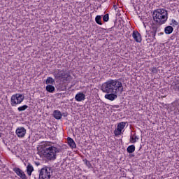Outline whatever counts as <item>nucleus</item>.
Listing matches in <instances>:
<instances>
[{"instance_id": "9b49d317", "label": "nucleus", "mask_w": 179, "mask_h": 179, "mask_svg": "<svg viewBox=\"0 0 179 179\" xmlns=\"http://www.w3.org/2000/svg\"><path fill=\"white\" fill-rule=\"evenodd\" d=\"M76 101H85L86 100V95L83 92H78L75 96Z\"/></svg>"}, {"instance_id": "5701e85b", "label": "nucleus", "mask_w": 179, "mask_h": 179, "mask_svg": "<svg viewBox=\"0 0 179 179\" xmlns=\"http://www.w3.org/2000/svg\"><path fill=\"white\" fill-rule=\"evenodd\" d=\"M170 24L171 26H173V27H176V26H178V22L176 21V20L173 19Z\"/></svg>"}, {"instance_id": "6e6552de", "label": "nucleus", "mask_w": 179, "mask_h": 179, "mask_svg": "<svg viewBox=\"0 0 179 179\" xmlns=\"http://www.w3.org/2000/svg\"><path fill=\"white\" fill-rule=\"evenodd\" d=\"M15 134L17 138H22L24 136H26V129L22 127H17L15 131Z\"/></svg>"}, {"instance_id": "1a4fd4ad", "label": "nucleus", "mask_w": 179, "mask_h": 179, "mask_svg": "<svg viewBox=\"0 0 179 179\" xmlns=\"http://www.w3.org/2000/svg\"><path fill=\"white\" fill-rule=\"evenodd\" d=\"M132 37L136 43H142V36L138 31H133Z\"/></svg>"}, {"instance_id": "39448f33", "label": "nucleus", "mask_w": 179, "mask_h": 179, "mask_svg": "<svg viewBox=\"0 0 179 179\" xmlns=\"http://www.w3.org/2000/svg\"><path fill=\"white\" fill-rule=\"evenodd\" d=\"M55 77L59 79H62L63 82H69L72 80L71 73H66L64 71L58 70L57 73H55Z\"/></svg>"}, {"instance_id": "7ed1b4c3", "label": "nucleus", "mask_w": 179, "mask_h": 179, "mask_svg": "<svg viewBox=\"0 0 179 179\" xmlns=\"http://www.w3.org/2000/svg\"><path fill=\"white\" fill-rule=\"evenodd\" d=\"M153 19L157 24H164L169 19V13L163 8H158L153 12Z\"/></svg>"}, {"instance_id": "f257e3e1", "label": "nucleus", "mask_w": 179, "mask_h": 179, "mask_svg": "<svg viewBox=\"0 0 179 179\" xmlns=\"http://www.w3.org/2000/svg\"><path fill=\"white\" fill-rule=\"evenodd\" d=\"M101 90L103 93H106L104 96L106 100L114 101L118 97L117 94L124 92V87L118 79L108 80L102 85Z\"/></svg>"}, {"instance_id": "cd10ccee", "label": "nucleus", "mask_w": 179, "mask_h": 179, "mask_svg": "<svg viewBox=\"0 0 179 179\" xmlns=\"http://www.w3.org/2000/svg\"><path fill=\"white\" fill-rule=\"evenodd\" d=\"M144 27H146V25H145V24H144Z\"/></svg>"}, {"instance_id": "20e7f679", "label": "nucleus", "mask_w": 179, "mask_h": 179, "mask_svg": "<svg viewBox=\"0 0 179 179\" xmlns=\"http://www.w3.org/2000/svg\"><path fill=\"white\" fill-rule=\"evenodd\" d=\"M24 100V95L22 94H15L12 95L10 99L11 106L13 107H16L19 104H22Z\"/></svg>"}, {"instance_id": "6ab92c4d", "label": "nucleus", "mask_w": 179, "mask_h": 179, "mask_svg": "<svg viewBox=\"0 0 179 179\" xmlns=\"http://www.w3.org/2000/svg\"><path fill=\"white\" fill-rule=\"evenodd\" d=\"M28 108H29V106L27 105H24V106H19L17 108V110L20 113H22V111H26V110H27Z\"/></svg>"}, {"instance_id": "393cba45", "label": "nucleus", "mask_w": 179, "mask_h": 179, "mask_svg": "<svg viewBox=\"0 0 179 179\" xmlns=\"http://www.w3.org/2000/svg\"><path fill=\"white\" fill-rule=\"evenodd\" d=\"M108 20H109L108 14H106L103 17V22H108Z\"/></svg>"}, {"instance_id": "aec40b11", "label": "nucleus", "mask_w": 179, "mask_h": 179, "mask_svg": "<svg viewBox=\"0 0 179 179\" xmlns=\"http://www.w3.org/2000/svg\"><path fill=\"white\" fill-rule=\"evenodd\" d=\"M54 83H55V80H54V78L48 77L46 79V85H54Z\"/></svg>"}, {"instance_id": "dca6fc26", "label": "nucleus", "mask_w": 179, "mask_h": 179, "mask_svg": "<svg viewBox=\"0 0 179 179\" xmlns=\"http://www.w3.org/2000/svg\"><path fill=\"white\" fill-rule=\"evenodd\" d=\"M34 171V168L33 167V165L31 164H28L27 166V173L28 176H31V173Z\"/></svg>"}, {"instance_id": "f03ea898", "label": "nucleus", "mask_w": 179, "mask_h": 179, "mask_svg": "<svg viewBox=\"0 0 179 179\" xmlns=\"http://www.w3.org/2000/svg\"><path fill=\"white\" fill-rule=\"evenodd\" d=\"M42 149V155L48 160H55L57 159V153H58V148L53 146L52 144L48 141L43 142L41 145Z\"/></svg>"}, {"instance_id": "4468645a", "label": "nucleus", "mask_w": 179, "mask_h": 179, "mask_svg": "<svg viewBox=\"0 0 179 179\" xmlns=\"http://www.w3.org/2000/svg\"><path fill=\"white\" fill-rule=\"evenodd\" d=\"M137 141H139V136H136V134H131V136H130L131 143H136V142H137Z\"/></svg>"}, {"instance_id": "423d86ee", "label": "nucleus", "mask_w": 179, "mask_h": 179, "mask_svg": "<svg viewBox=\"0 0 179 179\" xmlns=\"http://www.w3.org/2000/svg\"><path fill=\"white\" fill-rule=\"evenodd\" d=\"M126 126H127V122H122L118 123L116 128L114 130L115 136H121L124 135Z\"/></svg>"}, {"instance_id": "a211bd4d", "label": "nucleus", "mask_w": 179, "mask_h": 179, "mask_svg": "<svg viewBox=\"0 0 179 179\" xmlns=\"http://www.w3.org/2000/svg\"><path fill=\"white\" fill-rule=\"evenodd\" d=\"M45 89L49 93H52L53 92H55V87L52 86V85H48Z\"/></svg>"}, {"instance_id": "bb28decb", "label": "nucleus", "mask_w": 179, "mask_h": 179, "mask_svg": "<svg viewBox=\"0 0 179 179\" xmlns=\"http://www.w3.org/2000/svg\"><path fill=\"white\" fill-rule=\"evenodd\" d=\"M151 71L152 72H157V69H156V67H153L152 69H151Z\"/></svg>"}, {"instance_id": "f3484780", "label": "nucleus", "mask_w": 179, "mask_h": 179, "mask_svg": "<svg viewBox=\"0 0 179 179\" xmlns=\"http://www.w3.org/2000/svg\"><path fill=\"white\" fill-rule=\"evenodd\" d=\"M174 31V29L171 26L166 27L164 29V31L166 34H171L173 31Z\"/></svg>"}, {"instance_id": "9d476101", "label": "nucleus", "mask_w": 179, "mask_h": 179, "mask_svg": "<svg viewBox=\"0 0 179 179\" xmlns=\"http://www.w3.org/2000/svg\"><path fill=\"white\" fill-rule=\"evenodd\" d=\"M145 38L147 41H154L155 38H156V32L146 31Z\"/></svg>"}, {"instance_id": "f8f14e48", "label": "nucleus", "mask_w": 179, "mask_h": 179, "mask_svg": "<svg viewBox=\"0 0 179 179\" xmlns=\"http://www.w3.org/2000/svg\"><path fill=\"white\" fill-rule=\"evenodd\" d=\"M14 171L17 174V176L20 177V178L27 179V177H26V174H24V172H23V171H22V169H20L19 168H15V169H14Z\"/></svg>"}, {"instance_id": "4be33fe9", "label": "nucleus", "mask_w": 179, "mask_h": 179, "mask_svg": "<svg viewBox=\"0 0 179 179\" xmlns=\"http://www.w3.org/2000/svg\"><path fill=\"white\" fill-rule=\"evenodd\" d=\"M127 152L128 153H134V152H135V145H129L127 148Z\"/></svg>"}, {"instance_id": "2eb2a0df", "label": "nucleus", "mask_w": 179, "mask_h": 179, "mask_svg": "<svg viewBox=\"0 0 179 179\" xmlns=\"http://www.w3.org/2000/svg\"><path fill=\"white\" fill-rule=\"evenodd\" d=\"M53 115L56 120H61L62 118V113L59 110H55Z\"/></svg>"}, {"instance_id": "0eeeda50", "label": "nucleus", "mask_w": 179, "mask_h": 179, "mask_svg": "<svg viewBox=\"0 0 179 179\" xmlns=\"http://www.w3.org/2000/svg\"><path fill=\"white\" fill-rule=\"evenodd\" d=\"M51 177V169L50 168L41 169L39 173V178L41 179H50Z\"/></svg>"}, {"instance_id": "a878e982", "label": "nucleus", "mask_w": 179, "mask_h": 179, "mask_svg": "<svg viewBox=\"0 0 179 179\" xmlns=\"http://www.w3.org/2000/svg\"><path fill=\"white\" fill-rule=\"evenodd\" d=\"M176 107H177V110H176V113H179V99L176 101Z\"/></svg>"}, {"instance_id": "ddd939ff", "label": "nucleus", "mask_w": 179, "mask_h": 179, "mask_svg": "<svg viewBox=\"0 0 179 179\" xmlns=\"http://www.w3.org/2000/svg\"><path fill=\"white\" fill-rule=\"evenodd\" d=\"M67 142H68L69 146H70V148H71V149L76 148V143H75L73 139L71 138V137H69L67 138Z\"/></svg>"}, {"instance_id": "412c9836", "label": "nucleus", "mask_w": 179, "mask_h": 179, "mask_svg": "<svg viewBox=\"0 0 179 179\" xmlns=\"http://www.w3.org/2000/svg\"><path fill=\"white\" fill-rule=\"evenodd\" d=\"M95 22L96 23H97V24L101 26V24H103V23L101 22V15H96L95 17Z\"/></svg>"}, {"instance_id": "b1692460", "label": "nucleus", "mask_w": 179, "mask_h": 179, "mask_svg": "<svg viewBox=\"0 0 179 179\" xmlns=\"http://www.w3.org/2000/svg\"><path fill=\"white\" fill-rule=\"evenodd\" d=\"M83 162H85V164H86V166L90 169V167H92V164H90V162L89 161H87V159H84Z\"/></svg>"}]
</instances>
